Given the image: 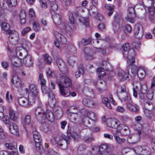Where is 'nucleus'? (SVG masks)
I'll return each instance as SVG.
<instances>
[{"label":"nucleus","mask_w":155,"mask_h":155,"mask_svg":"<svg viewBox=\"0 0 155 155\" xmlns=\"http://www.w3.org/2000/svg\"><path fill=\"white\" fill-rule=\"evenodd\" d=\"M117 93L119 98L121 101L127 103V109L132 112L137 113L139 112V108L136 104H132V101L128 91L124 85L117 87Z\"/></svg>","instance_id":"1"},{"label":"nucleus","mask_w":155,"mask_h":155,"mask_svg":"<svg viewBox=\"0 0 155 155\" xmlns=\"http://www.w3.org/2000/svg\"><path fill=\"white\" fill-rule=\"evenodd\" d=\"M130 48L129 44L128 43H125L123 45L122 48L124 51L127 52L128 56H126L127 62L128 65H130L135 62V60L133 56L134 55V51L133 50H131L127 52Z\"/></svg>","instance_id":"2"},{"label":"nucleus","mask_w":155,"mask_h":155,"mask_svg":"<svg viewBox=\"0 0 155 155\" xmlns=\"http://www.w3.org/2000/svg\"><path fill=\"white\" fill-rule=\"evenodd\" d=\"M57 82L59 86V84H62L66 87H70L72 84L70 79L64 74H60L56 78Z\"/></svg>","instance_id":"3"},{"label":"nucleus","mask_w":155,"mask_h":155,"mask_svg":"<svg viewBox=\"0 0 155 155\" xmlns=\"http://www.w3.org/2000/svg\"><path fill=\"white\" fill-rule=\"evenodd\" d=\"M134 151L138 155H148L150 153V148L145 145L135 147Z\"/></svg>","instance_id":"4"},{"label":"nucleus","mask_w":155,"mask_h":155,"mask_svg":"<svg viewBox=\"0 0 155 155\" xmlns=\"http://www.w3.org/2000/svg\"><path fill=\"white\" fill-rule=\"evenodd\" d=\"M54 35L57 40V41H55L54 42V45L56 47L58 48L60 44L65 45L66 43L67 39L64 35L56 31L54 32Z\"/></svg>","instance_id":"5"},{"label":"nucleus","mask_w":155,"mask_h":155,"mask_svg":"<svg viewBox=\"0 0 155 155\" xmlns=\"http://www.w3.org/2000/svg\"><path fill=\"white\" fill-rule=\"evenodd\" d=\"M29 89L31 92V94L29 96L31 97L32 102H35V100L38 101L39 99L38 96V91L34 84H30Z\"/></svg>","instance_id":"6"},{"label":"nucleus","mask_w":155,"mask_h":155,"mask_svg":"<svg viewBox=\"0 0 155 155\" xmlns=\"http://www.w3.org/2000/svg\"><path fill=\"white\" fill-rule=\"evenodd\" d=\"M31 101L32 99L31 96H28V99L24 97H21L18 99L19 105L25 107H28L31 105Z\"/></svg>","instance_id":"7"},{"label":"nucleus","mask_w":155,"mask_h":155,"mask_svg":"<svg viewBox=\"0 0 155 155\" xmlns=\"http://www.w3.org/2000/svg\"><path fill=\"white\" fill-rule=\"evenodd\" d=\"M15 51L17 56L19 57L21 60L29 55H28L27 50L22 47H17Z\"/></svg>","instance_id":"8"},{"label":"nucleus","mask_w":155,"mask_h":155,"mask_svg":"<svg viewBox=\"0 0 155 155\" xmlns=\"http://www.w3.org/2000/svg\"><path fill=\"white\" fill-rule=\"evenodd\" d=\"M106 124L108 127L114 129L118 128L120 124V121L115 118L107 119Z\"/></svg>","instance_id":"9"},{"label":"nucleus","mask_w":155,"mask_h":155,"mask_svg":"<svg viewBox=\"0 0 155 155\" xmlns=\"http://www.w3.org/2000/svg\"><path fill=\"white\" fill-rule=\"evenodd\" d=\"M134 34L136 38L140 39L143 35V30L142 25L140 24H136L134 27Z\"/></svg>","instance_id":"10"},{"label":"nucleus","mask_w":155,"mask_h":155,"mask_svg":"<svg viewBox=\"0 0 155 155\" xmlns=\"http://www.w3.org/2000/svg\"><path fill=\"white\" fill-rule=\"evenodd\" d=\"M61 95L64 97H68L70 95L71 92L69 87H66L62 84H59V86Z\"/></svg>","instance_id":"11"},{"label":"nucleus","mask_w":155,"mask_h":155,"mask_svg":"<svg viewBox=\"0 0 155 155\" xmlns=\"http://www.w3.org/2000/svg\"><path fill=\"white\" fill-rule=\"evenodd\" d=\"M63 139H60L58 142L57 144L58 147L61 149H65L67 147V145L69 144L68 140L65 137L64 135L62 136Z\"/></svg>","instance_id":"12"},{"label":"nucleus","mask_w":155,"mask_h":155,"mask_svg":"<svg viewBox=\"0 0 155 155\" xmlns=\"http://www.w3.org/2000/svg\"><path fill=\"white\" fill-rule=\"evenodd\" d=\"M10 35L9 40L10 43L13 45H15L18 44V37L17 34L15 32L14 33H11Z\"/></svg>","instance_id":"13"},{"label":"nucleus","mask_w":155,"mask_h":155,"mask_svg":"<svg viewBox=\"0 0 155 155\" xmlns=\"http://www.w3.org/2000/svg\"><path fill=\"white\" fill-rule=\"evenodd\" d=\"M56 62V64L60 71L64 73H65L67 71V69L63 60L61 58H58L57 59Z\"/></svg>","instance_id":"14"},{"label":"nucleus","mask_w":155,"mask_h":155,"mask_svg":"<svg viewBox=\"0 0 155 155\" xmlns=\"http://www.w3.org/2000/svg\"><path fill=\"white\" fill-rule=\"evenodd\" d=\"M8 128L11 134L15 135H18V127L15 124L13 123L10 124L9 125Z\"/></svg>","instance_id":"15"},{"label":"nucleus","mask_w":155,"mask_h":155,"mask_svg":"<svg viewBox=\"0 0 155 155\" xmlns=\"http://www.w3.org/2000/svg\"><path fill=\"white\" fill-rule=\"evenodd\" d=\"M48 104L51 107H54L56 103V100L54 95L51 91H50L48 93Z\"/></svg>","instance_id":"16"},{"label":"nucleus","mask_w":155,"mask_h":155,"mask_svg":"<svg viewBox=\"0 0 155 155\" xmlns=\"http://www.w3.org/2000/svg\"><path fill=\"white\" fill-rule=\"evenodd\" d=\"M117 74L118 76L121 78V81H124L126 80L128 77L129 71L127 70L125 72L123 70L118 69L117 70Z\"/></svg>","instance_id":"17"},{"label":"nucleus","mask_w":155,"mask_h":155,"mask_svg":"<svg viewBox=\"0 0 155 155\" xmlns=\"http://www.w3.org/2000/svg\"><path fill=\"white\" fill-rule=\"evenodd\" d=\"M54 118V114L51 110H48L46 112H45L41 119L45 120L47 119L49 121H52Z\"/></svg>","instance_id":"18"},{"label":"nucleus","mask_w":155,"mask_h":155,"mask_svg":"<svg viewBox=\"0 0 155 155\" xmlns=\"http://www.w3.org/2000/svg\"><path fill=\"white\" fill-rule=\"evenodd\" d=\"M45 112L41 107H38L36 109L35 112V115L38 120L41 119L42 117L44 114Z\"/></svg>","instance_id":"19"},{"label":"nucleus","mask_w":155,"mask_h":155,"mask_svg":"<svg viewBox=\"0 0 155 155\" xmlns=\"http://www.w3.org/2000/svg\"><path fill=\"white\" fill-rule=\"evenodd\" d=\"M10 59L12 64L15 67H19L21 64V60L18 57L15 56L11 57Z\"/></svg>","instance_id":"20"},{"label":"nucleus","mask_w":155,"mask_h":155,"mask_svg":"<svg viewBox=\"0 0 155 155\" xmlns=\"http://www.w3.org/2000/svg\"><path fill=\"white\" fill-rule=\"evenodd\" d=\"M54 115L56 119H60L63 115V112L61 108L60 107H57L56 109L55 108L54 109Z\"/></svg>","instance_id":"21"},{"label":"nucleus","mask_w":155,"mask_h":155,"mask_svg":"<svg viewBox=\"0 0 155 155\" xmlns=\"http://www.w3.org/2000/svg\"><path fill=\"white\" fill-rule=\"evenodd\" d=\"M83 91L84 95L88 97H92L94 96L93 91L88 87H85L83 89Z\"/></svg>","instance_id":"22"},{"label":"nucleus","mask_w":155,"mask_h":155,"mask_svg":"<svg viewBox=\"0 0 155 155\" xmlns=\"http://www.w3.org/2000/svg\"><path fill=\"white\" fill-rule=\"evenodd\" d=\"M1 27L2 29L5 31L7 34L9 35L12 32L10 29V25L8 23L5 22L2 23L1 25Z\"/></svg>","instance_id":"23"},{"label":"nucleus","mask_w":155,"mask_h":155,"mask_svg":"<svg viewBox=\"0 0 155 155\" xmlns=\"http://www.w3.org/2000/svg\"><path fill=\"white\" fill-rule=\"evenodd\" d=\"M82 103L84 105L88 107H91L94 104V102L93 101L87 98H84L82 100Z\"/></svg>","instance_id":"24"},{"label":"nucleus","mask_w":155,"mask_h":155,"mask_svg":"<svg viewBox=\"0 0 155 155\" xmlns=\"http://www.w3.org/2000/svg\"><path fill=\"white\" fill-rule=\"evenodd\" d=\"M147 87L145 85H143L140 86V89L138 91L139 94L140 98L143 99L144 97V95L147 93Z\"/></svg>","instance_id":"25"},{"label":"nucleus","mask_w":155,"mask_h":155,"mask_svg":"<svg viewBox=\"0 0 155 155\" xmlns=\"http://www.w3.org/2000/svg\"><path fill=\"white\" fill-rule=\"evenodd\" d=\"M9 119L12 121H15L18 119L17 114L16 111L13 110H10L9 111Z\"/></svg>","instance_id":"26"},{"label":"nucleus","mask_w":155,"mask_h":155,"mask_svg":"<svg viewBox=\"0 0 155 155\" xmlns=\"http://www.w3.org/2000/svg\"><path fill=\"white\" fill-rule=\"evenodd\" d=\"M31 119V116L29 115H27L21 120L22 124L26 130L25 128L26 125H28L30 123Z\"/></svg>","instance_id":"27"},{"label":"nucleus","mask_w":155,"mask_h":155,"mask_svg":"<svg viewBox=\"0 0 155 155\" xmlns=\"http://www.w3.org/2000/svg\"><path fill=\"white\" fill-rule=\"evenodd\" d=\"M119 129L124 135H127L128 133V127L123 124H120L118 127Z\"/></svg>","instance_id":"28"},{"label":"nucleus","mask_w":155,"mask_h":155,"mask_svg":"<svg viewBox=\"0 0 155 155\" xmlns=\"http://www.w3.org/2000/svg\"><path fill=\"white\" fill-rule=\"evenodd\" d=\"M119 133V131L117 130L113 133V135L116 142L119 144H121L125 142L126 140L124 138H120L119 137V135L118 134V133Z\"/></svg>","instance_id":"29"},{"label":"nucleus","mask_w":155,"mask_h":155,"mask_svg":"<svg viewBox=\"0 0 155 155\" xmlns=\"http://www.w3.org/2000/svg\"><path fill=\"white\" fill-rule=\"evenodd\" d=\"M120 120L122 122L125 124H127L131 123V118L129 116L124 115L120 117Z\"/></svg>","instance_id":"30"},{"label":"nucleus","mask_w":155,"mask_h":155,"mask_svg":"<svg viewBox=\"0 0 155 155\" xmlns=\"http://www.w3.org/2000/svg\"><path fill=\"white\" fill-rule=\"evenodd\" d=\"M61 16L59 14L54 13L52 15V18L53 21L56 24L59 25L61 22Z\"/></svg>","instance_id":"31"},{"label":"nucleus","mask_w":155,"mask_h":155,"mask_svg":"<svg viewBox=\"0 0 155 155\" xmlns=\"http://www.w3.org/2000/svg\"><path fill=\"white\" fill-rule=\"evenodd\" d=\"M23 63L24 64L28 67H30L32 65V60L31 56H28L26 58L23 59Z\"/></svg>","instance_id":"32"},{"label":"nucleus","mask_w":155,"mask_h":155,"mask_svg":"<svg viewBox=\"0 0 155 155\" xmlns=\"http://www.w3.org/2000/svg\"><path fill=\"white\" fill-rule=\"evenodd\" d=\"M34 140L35 143H38L41 141V138L40 134L37 131L35 130L33 132Z\"/></svg>","instance_id":"33"},{"label":"nucleus","mask_w":155,"mask_h":155,"mask_svg":"<svg viewBox=\"0 0 155 155\" xmlns=\"http://www.w3.org/2000/svg\"><path fill=\"white\" fill-rule=\"evenodd\" d=\"M87 116L88 118L93 121H95L97 120V117L95 114L91 111H88L87 113Z\"/></svg>","instance_id":"34"},{"label":"nucleus","mask_w":155,"mask_h":155,"mask_svg":"<svg viewBox=\"0 0 155 155\" xmlns=\"http://www.w3.org/2000/svg\"><path fill=\"white\" fill-rule=\"evenodd\" d=\"M79 117V116L77 113L71 112L69 118L70 120L72 122H74L77 118Z\"/></svg>","instance_id":"35"},{"label":"nucleus","mask_w":155,"mask_h":155,"mask_svg":"<svg viewBox=\"0 0 155 155\" xmlns=\"http://www.w3.org/2000/svg\"><path fill=\"white\" fill-rule=\"evenodd\" d=\"M91 39H88L87 40L83 39L80 41L78 42V45L79 47H80L82 46L87 45L91 42Z\"/></svg>","instance_id":"36"},{"label":"nucleus","mask_w":155,"mask_h":155,"mask_svg":"<svg viewBox=\"0 0 155 155\" xmlns=\"http://www.w3.org/2000/svg\"><path fill=\"white\" fill-rule=\"evenodd\" d=\"M26 15L24 12H21L19 15V18L20 22L21 24H24L26 22Z\"/></svg>","instance_id":"37"},{"label":"nucleus","mask_w":155,"mask_h":155,"mask_svg":"<svg viewBox=\"0 0 155 155\" xmlns=\"http://www.w3.org/2000/svg\"><path fill=\"white\" fill-rule=\"evenodd\" d=\"M141 132L140 130H137V133L134 135L132 137L133 139L134 143H137L139 141L140 139V134H141Z\"/></svg>","instance_id":"38"},{"label":"nucleus","mask_w":155,"mask_h":155,"mask_svg":"<svg viewBox=\"0 0 155 155\" xmlns=\"http://www.w3.org/2000/svg\"><path fill=\"white\" fill-rule=\"evenodd\" d=\"M5 148L9 150H12L13 148L16 149L17 148L16 144L13 143H6L5 144Z\"/></svg>","instance_id":"39"},{"label":"nucleus","mask_w":155,"mask_h":155,"mask_svg":"<svg viewBox=\"0 0 155 155\" xmlns=\"http://www.w3.org/2000/svg\"><path fill=\"white\" fill-rule=\"evenodd\" d=\"M137 75L140 78H143L146 75V73L144 70L142 68L139 69L137 72Z\"/></svg>","instance_id":"40"},{"label":"nucleus","mask_w":155,"mask_h":155,"mask_svg":"<svg viewBox=\"0 0 155 155\" xmlns=\"http://www.w3.org/2000/svg\"><path fill=\"white\" fill-rule=\"evenodd\" d=\"M89 12L92 16L95 17L98 14L97 8L94 6H93L92 8L89 10Z\"/></svg>","instance_id":"41"},{"label":"nucleus","mask_w":155,"mask_h":155,"mask_svg":"<svg viewBox=\"0 0 155 155\" xmlns=\"http://www.w3.org/2000/svg\"><path fill=\"white\" fill-rule=\"evenodd\" d=\"M100 152L107 153V150L108 149V146L106 144H103L100 147Z\"/></svg>","instance_id":"42"},{"label":"nucleus","mask_w":155,"mask_h":155,"mask_svg":"<svg viewBox=\"0 0 155 155\" xmlns=\"http://www.w3.org/2000/svg\"><path fill=\"white\" fill-rule=\"evenodd\" d=\"M100 151V148L97 145H95L92 146L91 153L93 154H95Z\"/></svg>","instance_id":"43"},{"label":"nucleus","mask_w":155,"mask_h":155,"mask_svg":"<svg viewBox=\"0 0 155 155\" xmlns=\"http://www.w3.org/2000/svg\"><path fill=\"white\" fill-rule=\"evenodd\" d=\"M79 20L81 22L83 23L84 25L88 27L89 26L88 19L87 18H84L80 16Z\"/></svg>","instance_id":"44"},{"label":"nucleus","mask_w":155,"mask_h":155,"mask_svg":"<svg viewBox=\"0 0 155 155\" xmlns=\"http://www.w3.org/2000/svg\"><path fill=\"white\" fill-rule=\"evenodd\" d=\"M84 73V70L82 68L79 67L75 73V76L77 78L79 77Z\"/></svg>","instance_id":"45"},{"label":"nucleus","mask_w":155,"mask_h":155,"mask_svg":"<svg viewBox=\"0 0 155 155\" xmlns=\"http://www.w3.org/2000/svg\"><path fill=\"white\" fill-rule=\"evenodd\" d=\"M145 107L149 111H151L153 108V105L151 102L150 101H147L144 104Z\"/></svg>","instance_id":"46"},{"label":"nucleus","mask_w":155,"mask_h":155,"mask_svg":"<svg viewBox=\"0 0 155 155\" xmlns=\"http://www.w3.org/2000/svg\"><path fill=\"white\" fill-rule=\"evenodd\" d=\"M41 130L45 133H47L49 131V128L47 124L46 123L42 124L40 127Z\"/></svg>","instance_id":"47"},{"label":"nucleus","mask_w":155,"mask_h":155,"mask_svg":"<svg viewBox=\"0 0 155 155\" xmlns=\"http://www.w3.org/2000/svg\"><path fill=\"white\" fill-rule=\"evenodd\" d=\"M67 134L68 135L67 137H65L66 138L68 139V140L71 136L74 139H75L76 137V136H77V134L76 133H74V134H71V132L70 130L69 129L67 131Z\"/></svg>","instance_id":"48"},{"label":"nucleus","mask_w":155,"mask_h":155,"mask_svg":"<svg viewBox=\"0 0 155 155\" xmlns=\"http://www.w3.org/2000/svg\"><path fill=\"white\" fill-rule=\"evenodd\" d=\"M44 59L46 63L50 64L51 63V58L48 54H45L44 56Z\"/></svg>","instance_id":"49"},{"label":"nucleus","mask_w":155,"mask_h":155,"mask_svg":"<svg viewBox=\"0 0 155 155\" xmlns=\"http://www.w3.org/2000/svg\"><path fill=\"white\" fill-rule=\"evenodd\" d=\"M103 69L101 68H98L97 69V72L99 73V78H101V77H103L105 75V73L103 71Z\"/></svg>","instance_id":"50"},{"label":"nucleus","mask_w":155,"mask_h":155,"mask_svg":"<svg viewBox=\"0 0 155 155\" xmlns=\"http://www.w3.org/2000/svg\"><path fill=\"white\" fill-rule=\"evenodd\" d=\"M33 28L36 31H38L40 30V24L38 22L35 21L33 24Z\"/></svg>","instance_id":"51"},{"label":"nucleus","mask_w":155,"mask_h":155,"mask_svg":"<svg viewBox=\"0 0 155 155\" xmlns=\"http://www.w3.org/2000/svg\"><path fill=\"white\" fill-rule=\"evenodd\" d=\"M16 0H8L7 3L10 7L15 6L17 4Z\"/></svg>","instance_id":"52"},{"label":"nucleus","mask_w":155,"mask_h":155,"mask_svg":"<svg viewBox=\"0 0 155 155\" xmlns=\"http://www.w3.org/2000/svg\"><path fill=\"white\" fill-rule=\"evenodd\" d=\"M39 79L40 81L41 85H44L45 84L46 81L44 79L42 74H40L39 76Z\"/></svg>","instance_id":"53"},{"label":"nucleus","mask_w":155,"mask_h":155,"mask_svg":"<svg viewBox=\"0 0 155 155\" xmlns=\"http://www.w3.org/2000/svg\"><path fill=\"white\" fill-rule=\"evenodd\" d=\"M51 9L54 11H56L58 9L57 5L54 2H51L50 3Z\"/></svg>","instance_id":"54"},{"label":"nucleus","mask_w":155,"mask_h":155,"mask_svg":"<svg viewBox=\"0 0 155 155\" xmlns=\"http://www.w3.org/2000/svg\"><path fill=\"white\" fill-rule=\"evenodd\" d=\"M19 79H20L17 75H14L13 77L12 80V83L14 85L18 81Z\"/></svg>","instance_id":"55"},{"label":"nucleus","mask_w":155,"mask_h":155,"mask_svg":"<svg viewBox=\"0 0 155 155\" xmlns=\"http://www.w3.org/2000/svg\"><path fill=\"white\" fill-rule=\"evenodd\" d=\"M138 68L136 66H134L132 67L131 71L133 74L135 75L138 72Z\"/></svg>","instance_id":"56"},{"label":"nucleus","mask_w":155,"mask_h":155,"mask_svg":"<svg viewBox=\"0 0 155 155\" xmlns=\"http://www.w3.org/2000/svg\"><path fill=\"white\" fill-rule=\"evenodd\" d=\"M9 64L8 62L4 61L1 62V65L2 67L5 68L7 69L8 67Z\"/></svg>","instance_id":"57"},{"label":"nucleus","mask_w":155,"mask_h":155,"mask_svg":"<svg viewBox=\"0 0 155 155\" xmlns=\"http://www.w3.org/2000/svg\"><path fill=\"white\" fill-rule=\"evenodd\" d=\"M56 153L51 148L49 149L47 152L48 155H55Z\"/></svg>","instance_id":"58"},{"label":"nucleus","mask_w":155,"mask_h":155,"mask_svg":"<svg viewBox=\"0 0 155 155\" xmlns=\"http://www.w3.org/2000/svg\"><path fill=\"white\" fill-rule=\"evenodd\" d=\"M69 20L71 24H74L75 23L74 19L73 13H70L69 15Z\"/></svg>","instance_id":"59"},{"label":"nucleus","mask_w":155,"mask_h":155,"mask_svg":"<svg viewBox=\"0 0 155 155\" xmlns=\"http://www.w3.org/2000/svg\"><path fill=\"white\" fill-rule=\"evenodd\" d=\"M41 91L42 93L44 94H47L48 91V88L46 87L45 84L44 85H41Z\"/></svg>","instance_id":"60"},{"label":"nucleus","mask_w":155,"mask_h":155,"mask_svg":"<svg viewBox=\"0 0 155 155\" xmlns=\"http://www.w3.org/2000/svg\"><path fill=\"white\" fill-rule=\"evenodd\" d=\"M29 14L30 17L32 18L35 17V14L34 11L32 8H31L29 11Z\"/></svg>","instance_id":"61"},{"label":"nucleus","mask_w":155,"mask_h":155,"mask_svg":"<svg viewBox=\"0 0 155 155\" xmlns=\"http://www.w3.org/2000/svg\"><path fill=\"white\" fill-rule=\"evenodd\" d=\"M114 7L113 5L110 4H106L105 5V8L109 11L114 9Z\"/></svg>","instance_id":"62"},{"label":"nucleus","mask_w":155,"mask_h":155,"mask_svg":"<svg viewBox=\"0 0 155 155\" xmlns=\"http://www.w3.org/2000/svg\"><path fill=\"white\" fill-rule=\"evenodd\" d=\"M75 62V58L74 57H71L69 58L68 60V62L70 65H73Z\"/></svg>","instance_id":"63"},{"label":"nucleus","mask_w":155,"mask_h":155,"mask_svg":"<svg viewBox=\"0 0 155 155\" xmlns=\"http://www.w3.org/2000/svg\"><path fill=\"white\" fill-rule=\"evenodd\" d=\"M128 12L130 14L132 15H135L134 8L133 7H130L128 9Z\"/></svg>","instance_id":"64"}]
</instances>
